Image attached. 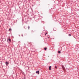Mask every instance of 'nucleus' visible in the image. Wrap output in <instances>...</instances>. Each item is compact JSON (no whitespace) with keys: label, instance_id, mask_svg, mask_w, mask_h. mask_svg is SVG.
<instances>
[{"label":"nucleus","instance_id":"3","mask_svg":"<svg viewBox=\"0 0 79 79\" xmlns=\"http://www.w3.org/2000/svg\"><path fill=\"white\" fill-rule=\"evenodd\" d=\"M5 63L6 65H8V64H9V63L7 61Z\"/></svg>","mask_w":79,"mask_h":79},{"label":"nucleus","instance_id":"15","mask_svg":"<svg viewBox=\"0 0 79 79\" xmlns=\"http://www.w3.org/2000/svg\"><path fill=\"white\" fill-rule=\"evenodd\" d=\"M45 35H46V34H45Z\"/></svg>","mask_w":79,"mask_h":79},{"label":"nucleus","instance_id":"13","mask_svg":"<svg viewBox=\"0 0 79 79\" xmlns=\"http://www.w3.org/2000/svg\"><path fill=\"white\" fill-rule=\"evenodd\" d=\"M22 37H23V35L22 34Z\"/></svg>","mask_w":79,"mask_h":79},{"label":"nucleus","instance_id":"11","mask_svg":"<svg viewBox=\"0 0 79 79\" xmlns=\"http://www.w3.org/2000/svg\"><path fill=\"white\" fill-rule=\"evenodd\" d=\"M55 68H56V69H57V67L56 66H55Z\"/></svg>","mask_w":79,"mask_h":79},{"label":"nucleus","instance_id":"6","mask_svg":"<svg viewBox=\"0 0 79 79\" xmlns=\"http://www.w3.org/2000/svg\"><path fill=\"white\" fill-rule=\"evenodd\" d=\"M9 31H11V29L10 28L9 30Z\"/></svg>","mask_w":79,"mask_h":79},{"label":"nucleus","instance_id":"2","mask_svg":"<svg viewBox=\"0 0 79 79\" xmlns=\"http://www.w3.org/2000/svg\"><path fill=\"white\" fill-rule=\"evenodd\" d=\"M62 69H63V70H64H64H65V68H64V66L63 65L62 66Z\"/></svg>","mask_w":79,"mask_h":79},{"label":"nucleus","instance_id":"10","mask_svg":"<svg viewBox=\"0 0 79 79\" xmlns=\"http://www.w3.org/2000/svg\"><path fill=\"white\" fill-rule=\"evenodd\" d=\"M47 50V48H44V50Z\"/></svg>","mask_w":79,"mask_h":79},{"label":"nucleus","instance_id":"4","mask_svg":"<svg viewBox=\"0 0 79 79\" xmlns=\"http://www.w3.org/2000/svg\"><path fill=\"white\" fill-rule=\"evenodd\" d=\"M51 68H52V67L51 66H50L49 67V70H51Z\"/></svg>","mask_w":79,"mask_h":79},{"label":"nucleus","instance_id":"7","mask_svg":"<svg viewBox=\"0 0 79 79\" xmlns=\"http://www.w3.org/2000/svg\"><path fill=\"white\" fill-rule=\"evenodd\" d=\"M58 53H61V51H58Z\"/></svg>","mask_w":79,"mask_h":79},{"label":"nucleus","instance_id":"14","mask_svg":"<svg viewBox=\"0 0 79 79\" xmlns=\"http://www.w3.org/2000/svg\"><path fill=\"white\" fill-rule=\"evenodd\" d=\"M46 34H47V33L46 32L45 33Z\"/></svg>","mask_w":79,"mask_h":79},{"label":"nucleus","instance_id":"5","mask_svg":"<svg viewBox=\"0 0 79 79\" xmlns=\"http://www.w3.org/2000/svg\"><path fill=\"white\" fill-rule=\"evenodd\" d=\"M36 73H37L38 74H39V71H37L36 72Z\"/></svg>","mask_w":79,"mask_h":79},{"label":"nucleus","instance_id":"8","mask_svg":"<svg viewBox=\"0 0 79 79\" xmlns=\"http://www.w3.org/2000/svg\"><path fill=\"white\" fill-rule=\"evenodd\" d=\"M30 28V27H29V26H28V29H29Z\"/></svg>","mask_w":79,"mask_h":79},{"label":"nucleus","instance_id":"1","mask_svg":"<svg viewBox=\"0 0 79 79\" xmlns=\"http://www.w3.org/2000/svg\"><path fill=\"white\" fill-rule=\"evenodd\" d=\"M8 41H9V42H11V39L10 38H8L7 39V42H8Z\"/></svg>","mask_w":79,"mask_h":79},{"label":"nucleus","instance_id":"12","mask_svg":"<svg viewBox=\"0 0 79 79\" xmlns=\"http://www.w3.org/2000/svg\"><path fill=\"white\" fill-rule=\"evenodd\" d=\"M23 79H26V78H25V77H24L23 78Z\"/></svg>","mask_w":79,"mask_h":79},{"label":"nucleus","instance_id":"9","mask_svg":"<svg viewBox=\"0 0 79 79\" xmlns=\"http://www.w3.org/2000/svg\"><path fill=\"white\" fill-rule=\"evenodd\" d=\"M69 36H71V34H69Z\"/></svg>","mask_w":79,"mask_h":79}]
</instances>
